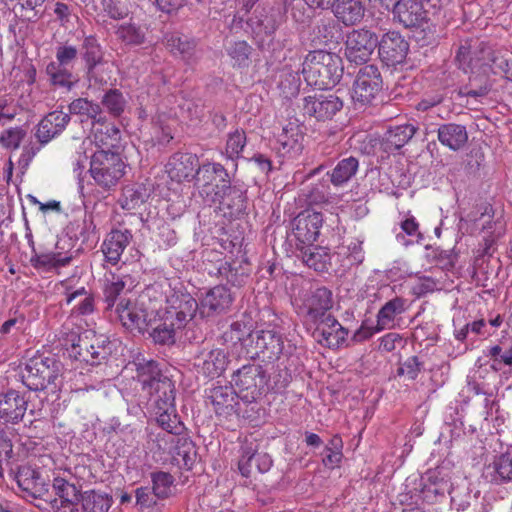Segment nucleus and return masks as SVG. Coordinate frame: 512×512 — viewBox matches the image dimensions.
<instances>
[{
    "label": "nucleus",
    "instance_id": "13",
    "mask_svg": "<svg viewBox=\"0 0 512 512\" xmlns=\"http://www.w3.org/2000/svg\"><path fill=\"white\" fill-rule=\"evenodd\" d=\"M304 132L298 120H290L277 136L276 150L280 157L288 160L297 159L304 149Z\"/></svg>",
    "mask_w": 512,
    "mask_h": 512
},
{
    "label": "nucleus",
    "instance_id": "29",
    "mask_svg": "<svg viewBox=\"0 0 512 512\" xmlns=\"http://www.w3.org/2000/svg\"><path fill=\"white\" fill-rule=\"evenodd\" d=\"M119 319L127 329L144 331L149 328L145 309L131 302H120L117 307Z\"/></svg>",
    "mask_w": 512,
    "mask_h": 512
},
{
    "label": "nucleus",
    "instance_id": "55",
    "mask_svg": "<svg viewBox=\"0 0 512 512\" xmlns=\"http://www.w3.org/2000/svg\"><path fill=\"white\" fill-rule=\"evenodd\" d=\"M251 51L252 48L246 41H236L227 48L228 55L234 61V65L238 67L249 65Z\"/></svg>",
    "mask_w": 512,
    "mask_h": 512
},
{
    "label": "nucleus",
    "instance_id": "32",
    "mask_svg": "<svg viewBox=\"0 0 512 512\" xmlns=\"http://www.w3.org/2000/svg\"><path fill=\"white\" fill-rule=\"evenodd\" d=\"M93 141L99 150L111 151L118 146L121 139L120 130L112 123L101 122L99 118L92 128Z\"/></svg>",
    "mask_w": 512,
    "mask_h": 512
},
{
    "label": "nucleus",
    "instance_id": "47",
    "mask_svg": "<svg viewBox=\"0 0 512 512\" xmlns=\"http://www.w3.org/2000/svg\"><path fill=\"white\" fill-rule=\"evenodd\" d=\"M82 56L86 63L87 73L91 75L94 68L102 61L101 48L94 37L88 36L84 39Z\"/></svg>",
    "mask_w": 512,
    "mask_h": 512
},
{
    "label": "nucleus",
    "instance_id": "4",
    "mask_svg": "<svg viewBox=\"0 0 512 512\" xmlns=\"http://www.w3.org/2000/svg\"><path fill=\"white\" fill-rule=\"evenodd\" d=\"M21 378L31 391L56 394L62 387V364L52 356L35 355L25 364Z\"/></svg>",
    "mask_w": 512,
    "mask_h": 512
},
{
    "label": "nucleus",
    "instance_id": "25",
    "mask_svg": "<svg viewBox=\"0 0 512 512\" xmlns=\"http://www.w3.org/2000/svg\"><path fill=\"white\" fill-rule=\"evenodd\" d=\"M131 239L132 234L128 230L111 231L101 246L105 260L112 265L118 264L125 248L131 242Z\"/></svg>",
    "mask_w": 512,
    "mask_h": 512
},
{
    "label": "nucleus",
    "instance_id": "59",
    "mask_svg": "<svg viewBox=\"0 0 512 512\" xmlns=\"http://www.w3.org/2000/svg\"><path fill=\"white\" fill-rule=\"evenodd\" d=\"M246 145V135L243 130H235L228 135L225 154L229 159H236L240 156Z\"/></svg>",
    "mask_w": 512,
    "mask_h": 512
},
{
    "label": "nucleus",
    "instance_id": "62",
    "mask_svg": "<svg viewBox=\"0 0 512 512\" xmlns=\"http://www.w3.org/2000/svg\"><path fill=\"white\" fill-rule=\"evenodd\" d=\"M481 57L477 58V61H480L479 69L485 70V67H488L491 72L494 74V70L498 69L499 62L494 61L498 57H503L504 54L501 51H495L488 46H482L480 49Z\"/></svg>",
    "mask_w": 512,
    "mask_h": 512
},
{
    "label": "nucleus",
    "instance_id": "2",
    "mask_svg": "<svg viewBox=\"0 0 512 512\" xmlns=\"http://www.w3.org/2000/svg\"><path fill=\"white\" fill-rule=\"evenodd\" d=\"M226 336L235 343L239 342L250 358L262 357L263 360L273 361L279 358L284 348L282 337L275 331L252 332L240 322L232 323Z\"/></svg>",
    "mask_w": 512,
    "mask_h": 512
},
{
    "label": "nucleus",
    "instance_id": "50",
    "mask_svg": "<svg viewBox=\"0 0 512 512\" xmlns=\"http://www.w3.org/2000/svg\"><path fill=\"white\" fill-rule=\"evenodd\" d=\"M78 297H83L77 306L73 308V312L78 315H89L94 310V299L91 295L87 294L84 287L78 288L73 292H66V302L70 304L73 300Z\"/></svg>",
    "mask_w": 512,
    "mask_h": 512
},
{
    "label": "nucleus",
    "instance_id": "20",
    "mask_svg": "<svg viewBox=\"0 0 512 512\" xmlns=\"http://www.w3.org/2000/svg\"><path fill=\"white\" fill-rule=\"evenodd\" d=\"M198 310L197 301L189 293H173L167 299L165 312L173 318L175 323L184 327Z\"/></svg>",
    "mask_w": 512,
    "mask_h": 512
},
{
    "label": "nucleus",
    "instance_id": "14",
    "mask_svg": "<svg viewBox=\"0 0 512 512\" xmlns=\"http://www.w3.org/2000/svg\"><path fill=\"white\" fill-rule=\"evenodd\" d=\"M297 305L298 313L313 322H318L328 314L332 306V294L325 287H319L306 292Z\"/></svg>",
    "mask_w": 512,
    "mask_h": 512
},
{
    "label": "nucleus",
    "instance_id": "57",
    "mask_svg": "<svg viewBox=\"0 0 512 512\" xmlns=\"http://www.w3.org/2000/svg\"><path fill=\"white\" fill-rule=\"evenodd\" d=\"M53 489L55 494L59 497L58 504L61 501H78L79 490L77 487L69 483L67 480L61 477H56L53 480Z\"/></svg>",
    "mask_w": 512,
    "mask_h": 512
},
{
    "label": "nucleus",
    "instance_id": "49",
    "mask_svg": "<svg viewBox=\"0 0 512 512\" xmlns=\"http://www.w3.org/2000/svg\"><path fill=\"white\" fill-rule=\"evenodd\" d=\"M26 135L27 131L22 126L4 129L0 133V145L6 150L16 151L19 149Z\"/></svg>",
    "mask_w": 512,
    "mask_h": 512
},
{
    "label": "nucleus",
    "instance_id": "28",
    "mask_svg": "<svg viewBox=\"0 0 512 512\" xmlns=\"http://www.w3.org/2000/svg\"><path fill=\"white\" fill-rule=\"evenodd\" d=\"M416 128L412 124H403L390 127L379 142L380 149L392 153L402 148L415 134Z\"/></svg>",
    "mask_w": 512,
    "mask_h": 512
},
{
    "label": "nucleus",
    "instance_id": "41",
    "mask_svg": "<svg viewBox=\"0 0 512 512\" xmlns=\"http://www.w3.org/2000/svg\"><path fill=\"white\" fill-rule=\"evenodd\" d=\"M46 74L53 86H58L67 90H71L77 82V79L67 66L60 65L55 62H50L46 66Z\"/></svg>",
    "mask_w": 512,
    "mask_h": 512
},
{
    "label": "nucleus",
    "instance_id": "51",
    "mask_svg": "<svg viewBox=\"0 0 512 512\" xmlns=\"http://www.w3.org/2000/svg\"><path fill=\"white\" fill-rule=\"evenodd\" d=\"M248 25L257 37L262 34L271 36L277 28L275 18L267 13H261L260 15L250 18L248 20Z\"/></svg>",
    "mask_w": 512,
    "mask_h": 512
},
{
    "label": "nucleus",
    "instance_id": "42",
    "mask_svg": "<svg viewBox=\"0 0 512 512\" xmlns=\"http://www.w3.org/2000/svg\"><path fill=\"white\" fill-rule=\"evenodd\" d=\"M400 227L402 233H398L396 235V240L401 245H413L415 243H419L423 239V236L419 230V223L410 213L405 215V218L401 221Z\"/></svg>",
    "mask_w": 512,
    "mask_h": 512
},
{
    "label": "nucleus",
    "instance_id": "1",
    "mask_svg": "<svg viewBox=\"0 0 512 512\" xmlns=\"http://www.w3.org/2000/svg\"><path fill=\"white\" fill-rule=\"evenodd\" d=\"M196 184L201 196L209 202L227 204L235 207L236 211L245 208L244 192L230 186L228 173L219 163H205L199 166Z\"/></svg>",
    "mask_w": 512,
    "mask_h": 512
},
{
    "label": "nucleus",
    "instance_id": "10",
    "mask_svg": "<svg viewBox=\"0 0 512 512\" xmlns=\"http://www.w3.org/2000/svg\"><path fill=\"white\" fill-rule=\"evenodd\" d=\"M127 368L136 371V378L141 384L142 390L150 398L161 393V384H164L165 381H171L168 377L162 375L157 362L147 359L142 353H137Z\"/></svg>",
    "mask_w": 512,
    "mask_h": 512
},
{
    "label": "nucleus",
    "instance_id": "27",
    "mask_svg": "<svg viewBox=\"0 0 512 512\" xmlns=\"http://www.w3.org/2000/svg\"><path fill=\"white\" fill-rule=\"evenodd\" d=\"M227 363V354L221 349H213L197 357L195 367L199 373L213 379L225 371Z\"/></svg>",
    "mask_w": 512,
    "mask_h": 512
},
{
    "label": "nucleus",
    "instance_id": "33",
    "mask_svg": "<svg viewBox=\"0 0 512 512\" xmlns=\"http://www.w3.org/2000/svg\"><path fill=\"white\" fill-rule=\"evenodd\" d=\"M439 142L452 151L462 149L468 141L466 127L456 123H446L438 127Z\"/></svg>",
    "mask_w": 512,
    "mask_h": 512
},
{
    "label": "nucleus",
    "instance_id": "34",
    "mask_svg": "<svg viewBox=\"0 0 512 512\" xmlns=\"http://www.w3.org/2000/svg\"><path fill=\"white\" fill-rule=\"evenodd\" d=\"M135 286L134 279L129 274L108 272L105 274L104 296L109 306L114 305L117 297L125 290Z\"/></svg>",
    "mask_w": 512,
    "mask_h": 512
},
{
    "label": "nucleus",
    "instance_id": "6",
    "mask_svg": "<svg viewBox=\"0 0 512 512\" xmlns=\"http://www.w3.org/2000/svg\"><path fill=\"white\" fill-rule=\"evenodd\" d=\"M268 378L260 365L249 364L238 369L232 384L236 395L246 403H253L265 392Z\"/></svg>",
    "mask_w": 512,
    "mask_h": 512
},
{
    "label": "nucleus",
    "instance_id": "45",
    "mask_svg": "<svg viewBox=\"0 0 512 512\" xmlns=\"http://www.w3.org/2000/svg\"><path fill=\"white\" fill-rule=\"evenodd\" d=\"M358 169V161L354 157L341 160L331 172V182L336 185H342L349 181L355 175Z\"/></svg>",
    "mask_w": 512,
    "mask_h": 512
},
{
    "label": "nucleus",
    "instance_id": "18",
    "mask_svg": "<svg viewBox=\"0 0 512 512\" xmlns=\"http://www.w3.org/2000/svg\"><path fill=\"white\" fill-rule=\"evenodd\" d=\"M314 338L328 348L336 349L346 341L348 331L330 314L316 322Z\"/></svg>",
    "mask_w": 512,
    "mask_h": 512
},
{
    "label": "nucleus",
    "instance_id": "43",
    "mask_svg": "<svg viewBox=\"0 0 512 512\" xmlns=\"http://www.w3.org/2000/svg\"><path fill=\"white\" fill-rule=\"evenodd\" d=\"M482 46L483 45L473 48L470 43L465 42L459 47L456 54V61L459 68L465 73L479 69L480 61H477V58L481 57L480 49Z\"/></svg>",
    "mask_w": 512,
    "mask_h": 512
},
{
    "label": "nucleus",
    "instance_id": "12",
    "mask_svg": "<svg viewBox=\"0 0 512 512\" xmlns=\"http://www.w3.org/2000/svg\"><path fill=\"white\" fill-rule=\"evenodd\" d=\"M382 88L380 71L374 65L362 67L353 83L352 99L360 104L370 103Z\"/></svg>",
    "mask_w": 512,
    "mask_h": 512
},
{
    "label": "nucleus",
    "instance_id": "15",
    "mask_svg": "<svg viewBox=\"0 0 512 512\" xmlns=\"http://www.w3.org/2000/svg\"><path fill=\"white\" fill-rule=\"evenodd\" d=\"M343 107V102L335 94L319 93L303 98L302 110L304 114L317 120L332 118Z\"/></svg>",
    "mask_w": 512,
    "mask_h": 512
},
{
    "label": "nucleus",
    "instance_id": "8",
    "mask_svg": "<svg viewBox=\"0 0 512 512\" xmlns=\"http://www.w3.org/2000/svg\"><path fill=\"white\" fill-rule=\"evenodd\" d=\"M16 482L25 499L41 501L36 504L38 508L46 509V503H51L52 496L49 493V484L32 467L21 466L16 473Z\"/></svg>",
    "mask_w": 512,
    "mask_h": 512
},
{
    "label": "nucleus",
    "instance_id": "21",
    "mask_svg": "<svg viewBox=\"0 0 512 512\" xmlns=\"http://www.w3.org/2000/svg\"><path fill=\"white\" fill-rule=\"evenodd\" d=\"M198 167L199 159L196 154L178 152L170 157L166 172L171 180L180 183L192 179Z\"/></svg>",
    "mask_w": 512,
    "mask_h": 512
},
{
    "label": "nucleus",
    "instance_id": "22",
    "mask_svg": "<svg viewBox=\"0 0 512 512\" xmlns=\"http://www.w3.org/2000/svg\"><path fill=\"white\" fill-rule=\"evenodd\" d=\"M234 296L230 289L217 285L210 289L201 300L200 313L212 316L226 312L232 305Z\"/></svg>",
    "mask_w": 512,
    "mask_h": 512
},
{
    "label": "nucleus",
    "instance_id": "39",
    "mask_svg": "<svg viewBox=\"0 0 512 512\" xmlns=\"http://www.w3.org/2000/svg\"><path fill=\"white\" fill-rule=\"evenodd\" d=\"M170 456L177 466L190 470L196 461L195 445L188 437L178 435Z\"/></svg>",
    "mask_w": 512,
    "mask_h": 512
},
{
    "label": "nucleus",
    "instance_id": "9",
    "mask_svg": "<svg viewBox=\"0 0 512 512\" xmlns=\"http://www.w3.org/2000/svg\"><path fill=\"white\" fill-rule=\"evenodd\" d=\"M435 472L429 471L419 479V484L413 483V490L400 493L398 500L402 505H417L419 500L433 503L439 496L447 491V483L443 480H435Z\"/></svg>",
    "mask_w": 512,
    "mask_h": 512
},
{
    "label": "nucleus",
    "instance_id": "35",
    "mask_svg": "<svg viewBox=\"0 0 512 512\" xmlns=\"http://www.w3.org/2000/svg\"><path fill=\"white\" fill-rule=\"evenodd\" d=\"M331 9L345 25H354L363 18L365 5L362 0H336Z\"/></svg>",
    "mask_w": 512,
    "mask_h": 512
},
{
    "label": "nucleus",
    "instance_id": "24",
    "mask_svg": "<svg viewBox=\"0 0 512 512\" xmlns=\"http://www.w3.org/2000/svg\"><path fill=\"white\" fill-rule=\"evenodd\" d=\"M87 339L88 336H85V338L80 337L78 344L74 345V348L78 347L80 349L78 354L83 361L91 365L100 364L110 354L111 350L108 340L103 336H94L89 343Z\"/></svg>",
    "mask_w": 512,
    "mask_h": 512
},
{
    "label": "nucleus",
    "instance_id": "16",
    "mask_svg": "<svg viewBox=\"0 0 512 512\" xmlns=\"http://www.w3.org/2000/svg\"><path fill=\"white\" fill-rule=\"evenodd\" d=\"M322 224L321 213L310 210L300 213L294 220L293 228L296 248H299V245L313 244L319 236Z\"/></svg>",
    "mask_w": 512,
    "mask_h": 512
},
{
    "label": "nucleus",
    "instance_id": "64",
    "mask_svg": "<svg viewBox=\"0 0 512 512\" xmlns=\"http://www.w3.org/2000/svg\"><path fill=\"white\" fill-rule=\"evenodd\" d=\"M18 114V108L13 100L6 97H0V126L15 119Z\"/></svg>",
    "mask_w": 512,
    "mask_h": 512
},
{
    "label": "nucleus",
    "instance_id": "30",
    "mask_svg": "<svg viewBox=\"0 0 512 512\" xmlns=\"http://www.w3.org/2000/svg\"><path fill=\"white\" fill-rule=\"evenodd\" d=\"M408 308V301L403 297H394L387 301L377 313V331L393 329L396 318Z\"/></svg>",
    "mask_w": 512,
    "mask_h": 512
},
{
    "label": "nucleus",
    "instance_id": "63",
    "mask_svg": "<svg viewBox=\"0 0 512 512\" xmlns=\"http://www.w3.org/2000/svg\"><path fill=\"white\" fill-rule=\"evenodd\" d=\"M422 364L418 357L412 356L406 359L398 368V375L403 376L408 380H414L417 378L421 371Z\"/></svg>",
    "mask_w": 512,
    "mask_h": 512
},
{
    "label": "nucleus",
    "instance_id": "38",
    "mask_svg": "<svg viewBox=\"0 0 512 512\" xmlns=\"http://www.w3.org/2000/svg\"><path fill=\"white\" fill-rule=\"evenodd\" d=\"M149 192L143 184H129L123 187L118 204L123 210L134 211L139 209L148 199Z\"/></svg>",
    "mask_w": 512,
    "mask_h": 512
},
{
    "label": "nucleus",
    "instance_id": "52",
    "mask_svg": "<svg viewBox=\"0 0 512 512\" xmlns=\"http://www.w3.org/2000/svg\"><path fill=\"white\" fill-rule=\"evenodd\" d=\"M69 111L72 114L87 116L95 122L101 118V108L85 98H79L71 102Z\"/></svg>",
    "mask_w": 512,
    "mask_h": 512
},
{
    "label": "nucleus",
    "instance_id": "3",
    "mask_svg": "<svg viewBox=\"0 0 512 512\" xmlns=\"http://www.w3.org/2000/svg\"><path fill=\"white\" fill-rule=\"evenodd\" d=\"M302 74L308 85L319 90L331 89L342 78V59L325 50L310 51L302 63Z\"/></svg>",
    "mask_w": 512,
    "mask_h": 512
},
{
    "label": "nucleus",
    "instance_id": "37",
    "mask_svg": "<svg viewBox=\"0 0 512 512\" xmlns=\"http://www.w3.org/2000/svg\"><path fill=\"white\" fill-rule=\"evenodd\" d=\"M392 9L394 16L406 27L418 25L424 17L419 0H399Z\"/></svg>",
    "mask_w": 512,
    "mask_h": 512
},
{
    "label": "nucleus",
    "instance_id": "56",
    "mask_svg": "<svg viewBox=\"0 0 512 512\" xmlns=\"http://www.w3.org/2000/svg\"><path fill=\"white\" fill-rule=\"evenodd\" d=\"M178 435L179 434H170L166 431L158 433L155 439L152 440L149 449L154 453H158L160 458H162L164 454L170 455Z\"/></svg>",
    "mask_w": 512,
    "mask_h": 512
},
{
    "label": "nucleus",
    "instance_id": "58",
    "mask_svg": "<svg viewBox=\"0 0 512 512\" xmlns=\"http://www.w3.org/2000/svg\"><path fill=\"white\" fill-rule=\"evenodd\" d=\"M167 45L171 52L180 54L184 58H189L195 48V42L184 35H171L167 40Z\"/></svg>",
    "mask_w": 512,
    "mask_h": 512
},
{
    "label": "nucleus",
    "instance_id": "19",
    "mask_svg": "<svg viewBox=\"0 0 512 512\" xmlns=\"http://www.w3.org/2000/svg\"><path fill=\"white\" fill-rule=\"evenodd\" d=\"M379 55L387 66L402 63L408 53L409 45L398 32H388L378 40Z\"/></svg>",
    "mask_w": 512,
    "mask_h": 512
},
{
    "label": "nucleus",
    "instance_id": "11",
    "mask_svg": "<svg viewBox=\"0 0 512 512\" xmlns=\"http://www.w3.org/2000/svg\"><path fill=\"white\" fill-rule=\"evenodd\" d=\"M378 45L375 33L366 29L351 31L345 42V56L351 63L362 64L367 62Z\"/></svg>",
    "mask_w": 512,
    "mask_h": 512
},
{
    "label": "nucleus",
    "instance_id": "53",
    "mask_svg": "<svg viewBox=\"0 0 512 512\" xmlns=\"http://www.w3.org/2000/svg\"><path fill=\"white\" fill-rule=\"evenodd\" d=\"M153 494L157 498H166L171 494L174 478L163 471L152 473Z\"/></svg>",
    "mask_w": 512,
    "mask_h": 512
},
{
    "label": "nucleus",
    "instance_id": "60",
    "mask_svg": "<svg viewBox=\"0 0 512 512\" xmlns=\"http://www.w3.org/2000/svg\"><path fill=\"white\" fill-rule=\"evenodd\" d=\"M285 9H290L292 18L301 24L307 23L311 18V10L304 0H285Z\"/></svg>",
    "mask_w": 512,
    "mask_h": 512
},
{
    "label": "nucleus",
    "instance_id": "7",
    "mask_svg": "<svg viewBox=\"0 0 512 512\" xmlns=\"http://www.w3.org/2000/svg\"><path fill=\"white\" fill-rule=\"evenodd\" d=\"M160 390V394L150 398L154 406L156 421L164 431L180 435L184 426L176 412L173 382L165 381L160 385Z\"/></svg>",
    "mask_w": 512,
    "mask_h": 512
},
{
    "label": "nucleus",
    "instance_id": "54",
    "mask_svg": "<svg viewBox=\"0 0 512 512\" xmlns=\"http://www.w3.org/2000/svg\"><path fill=\"white\" fill-rule=\"evenodd\" d=\"M102 104L110 114L119 116L124 112L127 101L119 90L111 89L103 96Z\"/></svg>",
    "mask_w": 512,
    "mask_h": 512
},
{
    "label": "nucleus",
    "instance_id": "61",
    "mask_svg": "<svg viewBox=\"0 0 512 512\" xmlns=\"http://www.w3.org/2000/svg\"><path fill=\"white\" fill-rule=\"evenodd\" d=\"M439 289V283L429 276H418L412 282L410 286L411 293L420 298L428 293H432Z\"/></svg>",
    "mask_w": 512,
    "mask_h": 512
},
{
    "label": "nucleus",
    "instance_id": "48",
    "mask_svg": "<svg viewBox=\"0 0 512 512\" xmlns=\"http://www.w3.org/2000/svg\"><path fill=\"white\" fill-rule=\"evenodd\" d=\"M116 34L119 39L129 45H140L145 40V30L135 23H123L118 26Z\"/></svg>",
    "mask_w": 512,
    "mask_h": 512
},
{
    "label": "nucleus",
    "instance_id": "31",
    "mask_svg": "<svg viewBox=\"0 0 512 512\" xmlns=\"http://www.w3.org/2000/svg\"><path fill=\"white\" fill-rule=\"evenodd\" d=\"M297 257L309 268L315 271H325L330 265L331 256L327 248L314 244L299 245Z\"/></svg>",
    "mask_w": 512,
    "mask_h": 512
},
{
    "label": "nucleus",
    "instance_id": "5",
    "mask_svg": "<svg viewBox=\"0 0 512 512\" xmlns=\"http://www.w3.org/2000/svg\"><path fill=\"white\" fill-rule=\"evenodd\" d=\"M89 172L96 185L109 190L124 176L125 163L117 153L97 150L91 156Z\"/></svg>",
    "mask_w": 512,
    "mask_h": 512
},
{
    "label": "nucleus",
    "instance_id": "23",
    "mask_svg": "<svg viewBox=\"0 0 512 512\" xmlns=\"http://www.w3.org/2000/svg\"><path fill=\"white\" fill-rule=\"evenodd\" d=\"M482 477L494 484L512 481V446H508L503 453L484 466Z\"/></svg>",
    "mask_w": 512,
    "mask_h": 512
},
{
    "label": "nucleus",
    "instance_id": "44",
    "mask_svg": "<svg viewBox=\"0 0 512 512\" xmlns=\"http://www.w3.org/2000/svg\"><path fill=\"white\" fill-rule=\"evenodd\" d=\"M70 260V256L50 251L41 254L35 253L31 257L30 262L32 266L36 269L50 270L56 267H62L67 265Z\"/></svg>",
    "mask_w": 512,
    "mask_h": 512
},
{
    "label": "nucleus",
    "instance_id": "26",
    "mask_svg": "<svg viewBox=\"0 0 512 512\" xmlns=\"http://www.w3.org/2000/svg\"><path fill=\"white\" fill-rule=\"evenodd\" d=\"M69 121L70 117L67 113L53 111L40 121L35 135L42 144H46L56 135L60 134Z\"/></svg>",
    "mask_w": 512,
    "mask_h": 512
},
{
    "label": "nucleus",
    "instance_id": "40",
    "mask_svg": "<svg viewBox=\"0 0 512 512\" xmlns=\"http://www.w3.org/2000/svg\"><path fill=\"white\" fill-rule=\"evenodd\" d=\"M235 389L228 386H216L210 390L209 398L216 414H230L234 411Z\"/></svg>",
    "mask_w": 512,
    "mask_h": 512
},
{
    "label": "nucleus",
    "instance_id": "36",
    "mask_svg": "<svg viewBox=\"0 0 512 512\" xmlns=\"http://www.w3.org/2000/svg\"><path fill=\"white\" fill-rule=\"evenodd\" d=\"M164 311L160 315V319L155 321V325L149 320L151 328L150 336L153 341L158 344H173L175 341V331L181 329L182 326L175 323V320Z\"/></svg>",
    "mask_w": 512,
    "mask_h": 512
},
{
    "label": "nucleus",
    "instance_id": "46",
    "mask_svg": "<svg viewBox=\"0 0 512 512\" xmlns=\"http://www.w3.org/2000/svg\"><path fill=\"white\" fill-rule=\"evenodd\" d=\"M112 504V498L105 493L87 492L82 500L84 512H107Z\"/></svg>",
    "mask_w": 512,
    "mask_h": 512
},
{
    "label": "nucleus",
    "instance_id": "17",
    "mask_svg": "<svg viewBox=\"0 0 512 512\" xmlns=\"http://www.w3.org/2000/svg\"><path fill=\"white\" fill-rule=\"evenodd\" d=\"M28 398L25 394L8 389L0 393V420L3 423L17 424L21 422L28 408Z\"/></svg>",
    "mask_w": 512,
    "mask_h": 512
}]
</instances>
